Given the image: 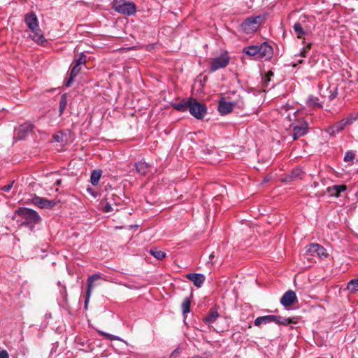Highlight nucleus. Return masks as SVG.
<instances>
[{"mask_svg":"<svg viewBox=\"0 0 358 358\" xmlns=\"http://www.w3.org/2000/svg\"><path fill=\"white\" fill-rule=\"evenodd\" d=\"M358 120V113L349 114L346 117L336 122L332 126L326 129V131L329 134H336L343 131L348 127L351 125L354 122Z\"/></svg>","mask_w":358,"mask_h":358,"instance_id":"1","label":"nucleus"},{"mask_svg":"<svg viewBox=\"0 0 358 358\" xmlns=\"http://www.w3.org/2000/svg\"><path fill=\"white\" fill-rule=\"evenodd\" d=\"M271 322H275L278 324L288 325L289 324H296L298 322V318H285L273 315H266L256 318L255 320V325L258 327L262 324H268Z\"/></svg>","mask_w":358,"mask_h":358,"instance_id":"2","label":"nucleus"},{"mask_svg":"<svg viewBox=\"0 0 358 358\" xmlns=\"http://www.w3.org/2000/svg\"><path fill=\"white\" fill-rule=\"evenodd\" d=\"M188 110L194 117L201 120L206 113L207 108L204 103L198 102L195 99L189 98Z\"/></svg>","mask_w":358,"mask_h":358,"instance_id":"3","label":"nucleus"},{"mask_svg":"<svg viewBox=\"0 0 358 358\" xmlns=\"http://www.w3.org/2000/svg\"><path fill=\"white\" fill-rule=\"evenodd\" d=\"M113 8L117 13L129 16L134 15L136 12L135 4L133 2L124 0H120L116 2L113 6Z\"/></svg>","mask_w":358,"mask_h":358,"instance_id":"4","label":"nucleus"},{"mask_svg":"<svg viewBox=\"0 0 358 358\" xmlns=\"http://www.w3.org/2000/svg\"><path fill=\"white\" fill-rule=\"evenodd\" d=\"M230 62V57L227 52L212 59L210 66V71L215 72L218 69L226 67Z\"/></svg>","mask_w":358,"mask_h":358,"instance_id":"5","label":"nucleus"},{"mask_svg":"<svg viewBox=\"0 0 358 358\" xmlns=\"http://www.w3.org/2000/svg\"><path fill=\"white\" fill-rule=\"evenodd\" d=\"M262 17L261 16L250 17L247 18L242 24L241 29L245 34H252L257 31L260 21Z\"/></svg>","mask_w":358,"mask_h":358,"instance_id":"6","label":"nucleus"},{"mask_svg":"<svg viewBox=\"0 0 358 358\" xmlns=\"http://www.w3.org/2000/svg\"><path fill=\"white\" fill-rule=\"evenodd\" d=\"M27 223H37L40 220V216L36 211L27 208H20L16 211Z\"/></svg>","mask_w":358,"mask_h":358,"instance_id":"7","label":"nucleus"},{"mask_svg":"<svg viewBox=\"0 0 358 358\" xmlns=\"http://www.w3.org/2000/svg\"><path fill=\"white\" fill-rule=\"evenodd\" d=\"M306 252L308 255L310 256L317 255L320 258H327L328 257V253L326 249L322 245L317 243H313L309 245L306 250Z\"/></svg>","mask_w":358,"mask_h":358,"instance_id":"8","label":"nucleus"},{"mask_svg":"<svg viewBox=\"0 0 358 358\" xmlns=\"http://www.w3.org/2000/svg\"><path fill=\"white\" fill-rule=\"evenodd\" d=\"M258 59H270L273 54V48L266 42L258 45Z\"/></svg>","mask_w":358,"mask_h":358,"instance_id":"9","label":"nucleus"},{"mask_svg":"<svg viewBox=\"0 0 358 358\" xmlns=\"http://www.w3.org/2000/svg\"><path fill=\"white\" fill-rule=\"evenodd\" d=\"M31 202L38 208L47 209L53 208L56 204V202L54 200H48L36 195L32 197Z\"/></svg>","mask_w":358,"mask_h":358,"instance_id":"10","label":"nucleus"},{"mask_svg":"<svg viewBox=\"0 0 358 358\" xmlns=\"http://www.w3.org/2000/svg\"><path fill=\"white\" fill-rule=\"evenodd\" d=\"M293 134H306L309 131L308 123L303 120H299L292 123Z\"/></svg>","mask_w":358,"mask_h":358,"instance_id":"11","label":"nucleus"},{"mask_svg":"<svg viewBox=\"0 0 358 358\" xmlns=\"http://www.w3.org/2000/svg\"><path fill=\"white\" fill-rule=\"evenodd\" d=\"M24 22L31 31L38 30L39 28L38 17L34 12L25 15Z\"/></svg>","mask_w":358,"mask_h":358,"instance_id":"12","label":"nucleus"},{"mask_svg":"<svg viewBox=\"0 0 358 358\" xmlns=\"http://www.w3.org/2000/svg\"><path fill=\"white\" fill-rule=\"evenodd\" d=\"M234 106V102L226 101L224 98H222L218 103V111L221 115H227L233 110Z\"/></svg>","mask_w":358,"mask_h":358,"instance_id":"13","label":"nucleus"},{"mask_svg":"<svg viewBox=\"0 0 358 358\" xmlns=\"http://www.w3.org/2000/svg\"><path fill=\"white\" fill-rule=\"evenodd\" d=\"M296 300V296L294 292L289 290L286 292L280 299V303L284 306H289Z\"/></svg>","mask_w":358,"mask_h":358,"instance_id":"14","label":"nucleus"},{"mask_svg":"<svg viewBox=\"0 0 358 358\" xmlns=\"http://www.w3.org/2000/svg\"><path fill=\"white\" fill-rule=\"evenodd\" d=\"M187 278L193 282L197 287H201L206 280L205 275L201 273H189L187 275Z\"/></svg>","mask_w":358,"mask_h":358,"instance_id":"15","label":"nucleus"},{"mask_svg":"<svg viewBox=\"0 0 358 358\" xmlns=\"http://www.w3.org/2000/svg\"><path fill=\"white\" fill-rule=\"evenodd\" d=\"M346 189L345 185H336L327 188V192L331 196L338 197L341 193L345 192Z\"/></svg>","mask_w":358,"mask_h":358,"instance_id":"16","label":"nucleus"},{"mask_svg":"<svg viewBox=\"0 0 358 358\" xmlns=\"http://www.w3.org/2000/svg\"><path fill=\"white\" fill-rule=\"evenodd\" d=\"M306 104L307 107L314 110L322 108V104L320 102L319 98L313 95L308 96Z\"/></svg>","mask_w":358,"mask_h":358,"instance_id":"17","label":"nucleus"},{"mask_svg":"<svg viewBox=\"0 0 358 358\" xmlns=\"http://www.w3.org/2000/svg\"><path fill=\"white\" fill-rule=\"evenodd\" d=\"M101 278L99 274H94L92 275H90L87 278V292L86 294L87 295V297H90L93 288H94V282L99 280Z\"/></svg>","mask_w":358,"mask_h":358,"instance_id":"18","label":"nucleus"},{"mask_svg":"<svg viewBox=\"0 0 358 358\" xmlns=\"http://www.w3.org/2000/svg\"><path fill=\"white\" fill-rule=\"evenodd\" d=\"M17 134H29V133H35L33 124L25 122L22 124L17 128Z\"/></svg>","mask_w":358,"mask_h":358,"instance_id":"19","label":"nucleus"},{"mask_svg":"<svg viewBox=\"0 0 358 358\" xmlns=\"http://www.w3.org/2000/svg\"><path fill=\"white\" fill-rule=\"evenodd\" d=\"M189 98L188 99H182L178 103H172V107L178 111L185 112L189 108Z\"/></svg>","mask_w":358,"mask_h":358,"instance_id":"20","label":"nucleus"},{"mask_svg":"<svg viewBox=\"0 0 358 358\" xmlns=\"http://www.w3.org/2000/svg\"><path fill=\"white\" fill-rule=\"evenodd\" d=\"M32 32L34 33L32 40L41 45H45L47 43V40L45 38L40 28H38V30L33 31Z\"/></svg>","mask_w":358,"mask_h":358,"instance_id":"21","label":"nucleus"},{"mask_svg":"<svg viewBox=\"0 0 358 358\" xmlns=\"http://www.w3.org/2000/svg\"><path fill=\"white\" fill-rule=\"evenodd\" d=\"M80 66H78V64H74L73 66L72 67L71 70V73H70V75H69V79L66 80V83H65V85L69 87L71 85L73 81V79L75 77H76L78 73H80Z\"/></svg>","mask_w":358,"mask_h":358,"instance_id":"22","label":"nucleus"},{"mask_svg":"<svg viewBox=\"0 0 358 358\" xmlns=\"http://www.w3.org/2000/svg\"><path fill=\"white\" fill-rule=\"evenodd\" d=\"M242 52L249 57H255L256 59H258V45H249L245 47Z\"/></svg>","mask_w":358,"mask_h":358,"instance_id":"23","label":"nucleus"},{"mask_svg":"<svg viewBox=\"0 0 358 358\" xmlns=\"http://www.w3.org/2000/svg\"><path fill=\"white\" fill-rule=\"evenodd\" d=\"M136 171L141 174H145L148 171V165L144 162H138L136 164Z\"/></svg>","mask_w":358,"mask_h":358,"instance_id":"24","label":"nucleus"},{"mask_svg":"<svg viewBox=\"0 0 358 358\" xmlns=\"http://www.w3.org/2000/svg\"><path fill=\"white\" fill-rule=\"evenodd\" d=\"M347 289L351 293L358 292V279L351 280L348 283Z\"/></svg>","mask_w":358,"mask_h":358,"instance_id":"25","label":"nucleus"},{"mask_svg":"<svg viewBox=\"0 0 358 358\" xmlns=\"http://www.w3.org/2000/svg\"><path fill=\"white\" fill-rule=\"evenodd\" d=\"M293 29L297 38H301L303 35L306 34L301 24L299 22H296L294 24Z\"/></svg>","mask_w":358,"mask_h":358,"instance_id":"26","label":"nucleus"},{"mask_svg":"<svg viewBox=\"0 0 358 358\" xmlns=\"http://www.w3.org/2000/svg\"><path fill=\"white\" fill-rule=\"evenodd\" d=\"M217 312L212 311L204 318V322L208 325H210L213 324L217 320Z\"/></svg>","mask_w":358,"mask_h":358,"instance_id":"27","label":"nucleus"},{"mask_svg":"<svg viewBox=\"0 0 358 358\" xmlns=\"http://www.w3.org/2000/svg\"><path fill=\"white\" fill-rule=\"evenodd\" d=\"M101 173L100 171H94L91 175V182L93 185H96L99 183Z\"/></svg>","mask_w":358,"mask_h":358,"instance_id":"28","label":"nucleus"},{"mask_svg":"<svg viewBox=\"0 0 358 358\" xmlns=\"http://www.w3.org/2000/svg\"><path fill=\"white\" fill-rule=\"evenodd\" d=\"M67 105L66 95L63 94L59 101V114L62 115Z\"/></svg>","mask_w":358,"mask_h":358,"instance_id":"29","label":"nucleus"},{"mask_svg":"<svg viewBox=\"0 0 358 358\" xmlns=\"http://www.w3.org/2000/svg\"><path fill=\"white\" fill-rule=\"evenodd\" d=\"M150 254L157 259H162L166 257V253L164 251L158 250H151Z\"/></svg>","mask_w":358,"mask_h":358,"instance_id":"30","label":"nucleus"},{"mask_svg":"<svg viewBox=\"0 0 358 358\" xmlns=\"http://www.w3.org/2000/svg\"><path fill=\"white\" fill-rule=\"evenodd\" d=\"M182 309L183 314L188 313L190 311V301L185 298L182 303Z\"/></svg>","mask_w":358,"mask_h":358,"instance_id":"31","label":"nucleus"},{"mask_svg":"<svg viewBox=\"0 0 358 358\" xmlns=\"http://www.w3.org/2000/svg\"><path fill=\"white\" fill-rule=\"evenodd\" d=\"M86 62V56L82 52L80 54L79 57L78 59H75L73 63L78 64V66L81 64H84Z\"/></svg>","mask_w":358,"mask_h":358,"instance_id":"32","label":"nucleus"},{"mask_svg":"<svg viewBox=\"0 0 358 358\" xmlns=\"http://www.w3.org/2000/svg\"><path fill=\"white\" fill-rule=\"evenodd\" d=\"M303 172L301 169H294L291 174L292 179H296L301 178L303 175Z\"/></svg>","mask_w":358,"mask_h":358,"instance_id":"33","label":"nucleus"},{"mask_svg":"<svg viewBox=\"0 0 358 358\" xmlns=\"http://www.w3.org/2000/svg\"><path fill=\"white\" fill-rule=\"evenodd\" d=\"M355 154L352 151H348L345 153L344 161L345 162H351L355 159Z\"/></svg>","mask_w":358,"mask_h":358,"instance_id":"34","label":"nucleus"},{"mask_svg":"<svg viewBox=\"0 0 358 358\" xmlns=\"http://www.w3.org/2000/svg\"><path fill=\"white\" fill-rule=\"evenodd\" d=\"M311 47H312V44L311 43H308L306 46H304L302 49V50L300 52V55L303 57H306V55L307 53L310 51V50L311 49Z\"/></svg>","mask_w":358,"mask_h":358,"instance_id":"35","label":"nucleus"},{"mask_svg":"<svg viewBox=\"0 0 358 358\" xmlns=\"http://www.w3.org/2000/svg\"><path fill=\"white\" fill-rule=\"evenodd\" d=\"M311 47H312V44L311 43H308L306 46H304L302 49V50L300 52V55L303 57H306V55L307 53L310 51V50L311 49Z\"/></svg>","mask_w":358,"mask_h":358,"instance_id":"36","label":"nucleus"},{"mask_svg":"<svg viewBox=\"0 0 358 358\" xmlns=\"http://www.w3.org/2000/svg\"><path fill=\"white\" fill-rule=\"evenodd\" d=\"M311 47H312V44L311 43H308L306 46H304L302 49V50L300 52V55L303 57H306V55L307 53L310 51V50L311 49Z\"/></svg>","mask_w":358,"mask_h":358,"instance_id":"37","label":"nucleus"},{"mask_svg":"<svg viewBox=\"0 0 358 358\" xmlns=\"http://www.w3.org/2000/svg\"><path fill=\"white\" fill-rule=\"evenodd\" d=\"M102 209L105 213H110L113 210V208L108 202L101 203Z\"/></svg>","mask_w":358,"mask_h":358,"instance_id":"38","label":"nucleus"},{"mask_svg":"<svg viewBox=\"0 0 358 358\" xmlns=\"http://www.w3.org/2000/svg\"><path fill=\"white\" fill-rule=\"evenodd\" d=\"M13 183H14V181H12V182L10 184L2 187L1 189L4 192H9L11 189Z\"/></svg>","mask_w":358,"mask_h":358,"instance_id":"39","label":"nucleus"},{"mask_svg":"<svg viewBox=\"0 0 358 358\" xmlns=\"http://www.w3.org/2000/svg\"><path fill=\"white\" fill-rule=\"evenodd\" d=\"M338 95L337 89H335L333 92H331V94L329 96V100H333Z\"/></svg>","mask_w":358,"mask_h":358,"instance_id":"40","label":"nucleus"},{"mask_svg":"<svg viewBox=\"0 0 358 358\" xmlns=\"http://www.w3.org/2000/svg\"><path fill=\"white\" fill-rule=\"evenodd\" d=\"M0 358H9L8 353L6 350H3L0 351Z\"/></svg>","mask_w":358,"mask_h":358,"instance_id":"41","label":"nucleus"},{"mask_svg":"<svg viewBox=\"0 0 358 358\" xmlns=\"http://www.w3.org/2000/svg\"><path fill=\"white\" fill-rule=\"evenodd\" d=\"M101 334L102 335H103L105 337L110 338V340H117V339L116 336L110 335L109 334L104 333V332H101Z\"/></svg>","mask_w":358,"mask_h":358,"instance_id":"42","label":"nucleus"},{"mask_svg":"<svg viewBox=\"0 0 358 358\" xmlns=\"http://www.w3.org/2000/svg\"><path fill=\"white\" fill-rule=\"evenodd\" d=\"M271 80V78H266L265 76L263 78V85L264 87H268V83Z\"/></svg>","mask_w":358,"mask_h":358,"instance_id":"43","label":"nucleus"},{"mask_svg":"<svg viewBox=\"0 0 358 358\" xmlns=\"http://www.w3.org/2000/svg\"><path fill=\"white\" fill-rule=\"evenodd\" d=\"M90 297H87V295L86 294L85 295V309L87 308V306H88V303H89V301H90Z\"/></svg>","mask_w":358,"mask_h":358,"instance_id":"44","label":"nucleus"},{"mask_svg":"<svg viewBox=\"0 0 358 358\" xmlns=\"http://www.w3.org/2000/svg\"><path fill=\"white\" fill-rule=\"evenodd\" d=\"M273 76V73L271 71H268L266 73L265 77H266V78H271V76Z\"/></svg>","mask_w":358,"mask_h":358,"instance_id":"45","label":"nucleus"},{"mask_svg":"<svg viewBox=\"0 0 358 358\" xmlns=\"http://www.w3.org/2000/svg\"><path fill=\"white\" fill-rule=\"evenodd\" d=\"M60 137H61V136H59V135L55 136V141H60V139H59V138H60Z\"/></svg>","mask_w":358,"mask_h":358,"instance_id":"46","label":"nucleus"},{"mask_svg":"<svg viewBox=\"0 0 358 358\" xmlns=\"http://www.w3.org/2000/svg\"><path fill=\"white\" fill-rule=\"evenodd\" d=\"M213 257H214V254H213V252L212 254H210V255L209 258H210V259H212V258H213Z\"/></svg>","mask_w":358,"mask_h":358,"instance_id":"47","label":"nucleus"},{"mask_svg":"<svg viewBox=\"0 0 358 358\" xmlns=\"http://www.w3.org/2000/svg\"><path fill=\"white\" fill-rule=\"evenodd\" d=\"M298 138H297V136H293V140L295 141Z\"/></svg>","mask_w":358,"mask_h":358,"instance_id":"48","label":"nucleus"},{"mask_svg":"<svg viewBox=\"0 0 358 358\" xmlns=\"http://www.w3.org/2000/svg\"><path fill=\"white\" fill-rule=\"evenodd\" d=\"M297 113H298V111H295V112L294 113V114H293V115H294V116H296V114Z\"/></svg>","mask_w":358,"mask_h":358,"instance_id":"49","label":"nucleus"}]
</instances>
